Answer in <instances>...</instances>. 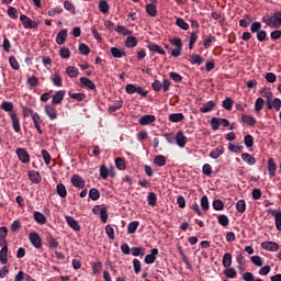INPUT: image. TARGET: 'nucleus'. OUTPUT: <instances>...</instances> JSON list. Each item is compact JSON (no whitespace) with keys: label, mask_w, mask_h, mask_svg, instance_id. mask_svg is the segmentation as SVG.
Returning a JSON list of instances; mask_svg holds the SVG:
<instances>
[{"label":"nucleus","mask_w":281,"mask_h":281,"mask_svg":"<svg viewBox=\"0 0 281 281\" xmlns=\"http://www.w3.org/2000/svg\"><path fill=\"white\" fill-rule=\"evenodd\" d=\"M102 271V262L97 261L92 265V273L93 276H98Z\"/></svg>","instance_id":"0e129e2a"},{"label":"nucleus","mask_w":281,"mask_h":281,"mask_svg":"<svg viewBox=\"0 0 281 281\" xmlns=\"http://www.w3.org/2000/svg\"><path fill=\"white\" fill-rule=\"evenodd\" d=\"M46 243L49 249H56L58 247V240H56L49 233L46 235Z\"/></svg>","instance_id":"bb28decb"},{"label":"nucleus","mask_w":281,"mask_h":281,"mask_svg":"<svg viewBox=\"0 0 281 281\" xmlns=\"http://www.w3.org/2000/svg\"><path fill=\"white\" fill-rule=\"evenodd\" d=\"M125 45L130 48L137 47V37L135 36H127L125 41Z\"/></svg>","instance_id":"09e8293b"},{"label":"nucleus","mask_w":281,"mask_h":281,"mask_svg":"<svg viewBox=\"0 0 281 281\" xmlns=\"http://www.w3.org/2000/svg\"><path fill=\"white\" fill-rule=\"evenodd\" d=\"M176 144L179 148H186V144H188V137L183 134V131H179L176 135Z\"/></svg>","instance_id":"423d86ee"},{"label":"nucleus","mask_w":281,"mask_h":281,"mask_svg":"<svg viewBox=\"0 0 281 281\" xmlns=\"http://www.w3.org/2000/svg\"><path fill=\"white\" fill-rule=\"evenodd\" d=\"M186 120V115L183 113H172L169 115V122L173 124H178V122H183Z\"/></svg>","instance_id":"aec40b11"},{"label":"nucleus","mask_w":281,"mask_h":281,"mask_svg":"<svg viewBox=\"0 0 281 281\" xmlns=\"http://www.w3.org/2000/svg\"><path fill=\"white\" fill-rule=\"evenodd\" d=\"M274 223L278 232H281V212L280 211L274 215Z\"/></svg>","instance_id":"338daca9"},{"label":"nucleus","mask_w":281,"mask_h":281,"mask_svg":"<svg viewBox=\"0 0 281 281\" xmlns=\"http://www.w3.org/2000/svg\"><path fill=\"white\" fill-rule=\"evenodd\" d=\"M44 111L47 117H49V120L52 121L57 120L58 111L56 110V108H54V105H45Z\"/></svg>","instance_id":"6e6552de"},{"label":"nucleus","mask_w":281,"mask_h":281,"mask_svg":"<svg viewBox=\"0 0 281 281\" xmlns=\"http://www.w3.org/2000/svg\"><path fill=\"white\" fill-rule=\"evenodd\" d=\"M64 8L67 10V12H70V14H76V5L74 3L69 2V0H66L64 2Z\"/></svg>","instance_id":"864d4df0"},{"label":"nucleus","mask_w":281,"mask_h":281,"mask_svg":"<svg viewBox=\"0 0 281 281\" xmlns=\"http://www.w3.org/2000/svg\"><path fill=\"white\" fill-rule=\"evenodd\" d=\"M15 153L22 164H30V153H27L25 148L20 147L15 150Z\"/></svg>","instance_id":"20e7f679"},{"label":"nucleus","mask_w":281,"mask_h":281,"mask_svg":"<svg viewBox=\"0 0 281 281\" xmlns=\"http://www.w3.org/2000/svg\"><path fill=\"white\" fill-rule=\"evenodd\" d=\"M34 123V126L40 135H43V130L41 128V124H43V120H41V115L38 113H34L33 116H31Z\"/></svg>","instance_id":"ddd939ff"},{"label":"nucleus","mask_w":281,"mask_h":281,"mask_svg":"<svg viewBox=\"0 0 281 281\" xmlns=\"http://www.w3.org/2000/svg\"><path fill=\"white\" fill-rule=\"evenodd\" d=\"M11 122L15 133H21V123L19 116L14 113L11 114Z\"/></svg>","instance_id":"6ab92c4d"},{"label":"nucleus","mask_w":281,"mask_h":281,"mask_svg":"<svg viewBox=\"0 0 281 281\" xmlns=\"http://www.w3.org/2000/svg\"><path fill=\"white\" fill-rule=\"evenodd\" d=\"M72 186L75 188H78L79 190H82L85 188V186H87V182L85 181V179L82 177H80L79 175H74L70 179Z\"/></svg>","instance_id":"7ed1b4c3"},{"label":"nucleus","mask_w":281,"mask_h":281,"mask_svg":"<svg viewBox=\"0 0 281 281\" xmlns=\"http://www.w3.org/2000/svg\"><path fill=\"white\" fill-rule=\"evenodd\" d=\"M69 98H71V100H76L77 102H82V100H85V98H87V94L85 93H68Z\"/></svg>","instance_id":"8fccbe9b"},{"label":"nucleus","mask_w":281,"mask_h":281,"mask_svg":"<svg viewBox=\"0 0 281 281\" xmlns=\"http://www.w3.org/2000/svg\"><path fill=\"white\" fill-rule=\"evenodd\" d=\"M9 63L12 69H14L15 71H19V69H21V65H19V60H16V57L10 56Z\"/></svg>","instance_id":"3c124183"},{"label":"nucleus","mask_w":281,"mask_h":281,"mask_svg":"<svg viewBox=\"0 0 281 281\" xmlns=\"http://www.w3.org/2000/svg\"><path fill=\"white\" fill-rule=\"evenodd\" d=\"M147 203L151 207H155V205H157V194H155V192H149L148 193V195H147Z\"/></svg>","instance_id":"4c0bfd02"},{"label":"nucleus","mask_w":281,"mask_h":281,"mask_svg":"<svg viewBox=\"0 0 281 281\" xmlns=\"http://www.w3.org/2000/svg\"><path fill=\"white\" fill-rule=\"evenodd\" d=\"M223 153H224L223 147H217L210 153V157L211 159H218V157H221Z\"/></svg>","instance_id":"49530a36"},{"label":"nucleus","mask_w":281,"mask_h":281,"mask_svg":"<svg viewBox=\"0 0 281 281\" xmlns=\"http://www.w3.org/2000/svg\"><path fill=\"white\" fill-rule=\"evenodd\" d=\"M63 100H65V90H59L53 95L52 104H63Z\"/></svg>","instance_id":"9b49d317"},{"label":"nucleus","mask_w":281,"mask_h":281,"mask_svg":"<svg viewBox=\"0 0 281 281\" xmlns=\"http://www.w3.org/2000/svg\"><path fill=\"white\" fill-rule=\"evenodd\" d=\"M265 99L262 98H258L255 102V111L256 113H260V111H262V109H265Z\"/></svg>","instance_id":"e433bc0d"},{"label":"nucleus","mask_w":281,"mask_h":281,"mask_svg":"<svg viewBox=\"0 0 281 281\" xmlns=\"http://www.w3.org/2000/svg\"><path fill=\"white\" fill-rule=\"evenodd\" d=\"M156 120L157 117L155 115L146 114L138 120V124H140V126H148V124H153Z\"/></svg>","instance_id":"0eeeda50"},{"label":"nucleus","mask_w":281,"mask_h":281,"mask_svg":"<svg viewBox=\"0 0 281 281\" xmlns=\"http://www.w3.org/2000/svg\"><path fill=\"white\" fill-rule=\"evenodd\" d=\"M236 210H237V212H239V214H244V212H246L247 203L245 202V200L237 201Z\"/></svg>","instance_id":"a19ab883"},{"label":"nucleus","mask_w":281,"mask_h":281,"mask_svg":"<svg viewBox=\"0 0 281 281\" xmlns=\"http://www.w3.org/2000/svg\"><path fill=\"white\" fill-rule=\"evenodd\" d=\"M157 256H159V249L153 248L149 255L145 256V263L146 265H155L157 260Z\"/></svg>","instance_id":"39448f33"},{"label":"nucleus","mask_w":281,"mask_h":281,"mask_svg":"<svg viewBox=\"0 0 281 281\" xmlns=\"http://www.w3.org/2000/svg\"><path fill=\"white\" fill-rule=\"evenodd\" d=\"M278 170V166L276 165V160L273 158L268 159V172L270 179H273L276 177V171Z\"/></svg>","instance_id":"f8f14e48"},{"label":"nucleus","mask_w":281,"mask_h":281,"mask_svg":"<svg viewBox=\"0 0 281 281\" xmlns=\"http://www.w3.org/2000/svg\"><path fill=\"white\" fill-rule=\"evenodd\" d=\"M67 41V29H64L59 31V33L56 36V43L57 45H65V42Z\"/></svg>","instance_id":"a211bd4d"},{"label":"nucleus","mask_w":281,"mask_h":281,"mask_svg":"<svg viewBox=\"0 0 281 281\" xmlns=\"http://www.w3.org/2000/svg\"><path fill=\"white\" fill-rule=\"evenodd\" d=\"M274 15H265L262 16L261 21L262 23H266V25H268V27H277L278 24L276 23V21H273Z\"/></svg>","instance_id":"b1692460"},{"label":"nucleus","mask_w":281,"mask_h":281,"mask_svg":"<svg viewBox=\"0 0 281 281\" xmlns=\"http://www.w3.org/2000/svg\"><path fill=\"white\" fill-rule=\"evenodd\" d=\"M124 104V101L120 100V101H116L113 103V105H111L109 109H108V112L109 113H115L116 111H120V109H122Z\"/></svg>","instance_id":"473e14b6"},{"label":"nucleus","mask_w":281,"mask_h":281,"mask_svg":"<svg viewBox=\"0 0 281 281\" xmlns=\"http://www.w3.org/2000/svg\"><path fill=\"white\" fill-rule=\"evenodd\" d=\"M176 25L180 27V30H190V25L186 21H183L182 18H178L176 20Z\"/></svg>","instance_id":"5fc2aeb1"},{"label":"nucleus","mask_w":281,"mask_h":281,"mask_svg":"<svg viewBox=\"0 0 281 281\" xmlns=\"http://www.w3.org/2000/svg\"><path fill=\"white\" fill-rule=\"evenodd\" d=\"M223 109L226 111H232V108L234 106V100L232 98L227 97L223 103H222Z\"/></svg>","instance_id":"a18cd8bd"},{"label":"nucleus","mask_w":281,"mask_h":281,"mask_svg":"<svg viewBox=\"0 0 281 281\" xmlns=\"http://www.w3.org/2000/svg\"><path fill=\"white\" fill-rule=\"evenodd\" d=\"M29 240L35 249H41V247H43V238H41V235L37 232L30 233Z\"/></svg>","instance_id":"f03ea898"},{"label":"nucleus","mask_w":281,"mask_h":281,"mask_svg":"<svg viewBox=\"0 0 281 281\" xmlns=\"http://www.w3.org/2000/svg\"><path fill=\"white\" fill-rule=\"evenodd\" d=\"M216 43V37L214 35H209L204 41H203V47L205 49H210L212 47V44Z\"/></svg>","instance_id":"2f4dec72"},{"label":"nucleus","mask_w":281,"mask_h":281,"mask_svg":"<svg viewBox=\"0 0 281 281\" xmlns=\"http://www.w3.org/2000/svg\"><path fill=\"white\" fill-rule=\"evenodd\" d=\"M1 265H8V244H5L0 250Z\"/></svg>","instance_id":"4be33fe9"},{"label":"nucleus","mask_w":281,"mask_h":281,"mask_svg":"<svg viewBox=\"0 0 281 281\" xmlns=\"http://www.w3.org/2000/svg\"><path fill=\"white\" fill-rule=\"evenodd\" d=\"M1 109H3L7 113H12V111H14V103L10 101H3Z\"/></svg>","instance_id":"ea45409f"},{"label":"nucleus","mask_w":281,"mask_h":281,"mask_svg":"<svg viewBox=\"0 0 281 281\" xmlns=\"http://www.w3.org/2000/svg\"><path fill=\"white\" fill-rule=\"evenodd\" d=\"M80 82H81V87L85 89H90L91 91H95V89H97V86H95V83L91 80V79H89V78H87V77H81L80 78Z\"/></svg>","instance_id":"9d476101"},{"label":"nucleus","mask_w":281,"mask_h":281,"mask_svg":"<svg viewBox=\"0 0 281 281\" xmlns=\"http://www.w3.org/2000/svg\"><path fill=\"white\" fill-rule=\"evenodd\" d=\"M89 199H91V201H98V199H100V191L95 188L90 189Z\"/></svg>","instance_id":"603ef678"},{"label":"nucleus","mask_w":281,"mask_h":281,"mask_svg":"<svg viewBox=\"0 0 281 281\" xmlns=\"http://www.w3.org/2000/svg\"><path fill=\"white\" fill-rule=\"evenodd\" d=\"M250 32L251 34H256L257 41L259 43H265V41H269V37L267 36V31L262 30V23L260 22H254L250 25Z\"/></svg>","instance_id":"f257e3e1"},{"label":"nucleus","mask_w":281,"mask_h":281,"mask_svg":"<svg viewBox=\"0 0 281 281\" xmlns=\"http://www.w3.org/2000/svg\"><path fill=\"white\" fill-rule=\"evenodd\" d=\"M241 159L243 161L248 164V166H256V157L251 156L250 154H247V153L241 154Z\"/></svg>","instance_id":"393cba45"},{"label":"nucleus","mask_w":281,"mask_h":281,"mask_svg":"<svg viewBox=\"0 0 281 281\" xmlns=\"http://www.w3.org/2000/svg\"><path fill=\"white\" fill-rule=\"evenodd\" d=\"M33 218L38 225H45V223H47V217H45V215L38 211L33 213Z\"/></svg>","instance_id":"f3484780"},{"label":"nucleus","mask_w":281,"mask_h":281,"mask_svg":"<svg viewBox=\"0 0 281 281\" xmlns=\"http://www.w3.org/2000/svg\"><path fill=\"white\" fill-rule=\"evenodd\" d=\"M111 54H112L113 58H124V56H126V53L122 52V49H120L117 47H112Z\"/></svg>","instance_id":"f704fd0d"},{"label":"nucleus","mask_w":281,"mask_h":281,"mask_svg":"<svg viewBox=\"0 0 281 281\" xmlns=\"http://www.w3.org/2000/svg\"><path fill=\"white\" fill-rule=\"evenodd\" d=\"M115 32H117L119 34H122L123 36H131V34H133V31H131V30H128V27L122 26V25H119L115 29Z\"/></svg>","instance_id":"c9c22d12"},{"label":"nucleus","mask_w":281,"mask_h":281,"mask_svg":"<svg viewBox=\"0 0 281 281\" xmlns=\"http://www.w3.org/2000/svg\"><path fill=\"white\" fill-rule=\"evenodd\" d=\"M154 3H157V0H151V3H148L146 5V12L149 16H157V5H155Z\"/></svg>","instance_id":"4468645a"},{"label":"nucleus","mask_w":281,"mask_h":281,"mask_svg":"<svg viewBox=\"0 0 281 281\" xmlns=\"http://www.w3.org/2000/svg\"><path fill=\"white\" fill-rule=\"evenodd\" d=\"M212 205L213 210H215L216 212L225 210V203L222 200H214Z\"/></svg>","instance_id":"58836bf2"},{"label":"nucleus","mask_w":281,"mask_h":281,"mask_svg":"<svg viewBox=\"0 0 281 281\" xmlns=\"http://www.w3.org/2000/svg\"><path fill=\"white\" fill-rule=\"evenodd\" d=\"M66 223L74 229V232H80V224L72 216H66Z\"/></svg>","instance_id":"dca6fc26"},{"label":"nucleus","mask_w":281,"mask_h":281,"mask_svg":"<svg viewBox=\"0 0 281 281\" xmlns=\"http://www.w3.org/2000/svg\"><path fill=\"white\" fill-rule=\"evenodd\" d=\"M146 254V249L144 247H133L132 248V256H144Z\"/></svg>","instance_id":"13d9d810"},{"label":"nucleus","mask_w":281,"mask_h":281,"mask_svg":"<svg viewBox=\"0 0 281 281\" xmlns=\"http://www.w3.org/2000/svg\"><path fill=\"white\" fill-rule=\"evenodd\" d=\"M7 12L10 19H19V11L16 10V8L9 7Z\"/></svg>","instance_id":"e2e57ef3"},{"label":"nucleus","mask_w":281,"mask_h":281,"mask_svg":"<svg viewBox=\"0 0 281 281\" xmlns=\"http://www.w3.org/2000/svg\"><path fill=\"white\" fill-rule=\"evenodd\" d=\"M243 280H245V281H263V280L260 279V278H256V277L254 276V273H251V272H246V273H244V274H243Z\"/></svg>","instance_id":"4d7b16f0"},{"label":"nucleus","mask_w":281,"mask_h":281,"mask_svg":"<svg viewBox=\"0 0 281 281\" xmlns=\"http://www.w3.org/2000/svg\"><path fill=\"white\" fill-rule=\"evenodd\" d=\"M274 23L277 24V29L281 26V11L274 12Z\"/></svg>","instance_id":"774afa93"},{"label":"nucleus","mask_w":281,"mask_h":281,"mask_svg":"<svg viewBox=\"0 0 281 281\" xmlns=\"http://www.w3.org/2000/svg\"><path fill=\"white\" fill-rule=\"evenodd\" d=\"M42 157L46 166H49L52 164V155L46 149H42Z\"/></svg>","instance_id":"bf43d9fd"},{"label":"nucleus","mask_w":281,"mask_h":281,"mask_svg":"<svg viewBox=\"0 0 281 281\" xmlns=\"http://www.w3.org/2000/svg\"><path fill=\"white\" fill-rule=\"evenodd\" d=\"M100 218L102 223H108L109 221V210L103 206L102 210L100 211Z\"/></svg>","instance_id":"6e6d98bb"},{"label":"nucleus","mask_w":281,"mask_h":281,"mask_svg":"<svg viewBox=\"0 0 281 281\" xmlns=\"http://www.w3.org/2000/svg\"><path fill=\"white\" fill-rule=\"evenodd\" d=\"M261 249H266V251H278L280 245L276 241H263L261 243Z\"/></svg>","instance_id":"1a4fd4ad"},{"label":"nucleus","mask_w":281,"mask_h":281,"mask_svg":"<svg viewBox=\"0 0 281 281\" xmlns=\"http://www.w3.org/2000/svg\"><path fill=\"white\" fill-rule=\"evenodd\" d=\"M147 48L149 49V52L160 54V56H166V50H164V48H161V46L157 44H149L147 45Z\"/></svg>","instance_id":"412c9836"},{"label":"nucleus","mask_w":281,"mask_h":281,"mask_svg":"<svg viewBox=\"0 0 281 281\" xmlns=\"http://www.w3.org/2000/svg\"><path fill=\"white\" fill-rule=\"evenodd\" d=\"M154 164L159 168L166 166V157L162 155H158L154 158Z\"/></svg>","instance_id":"c03bdc74"},{"label":"nucleus","mask_w":281,"mask_h":281,"mask_svg":"<svg viewBox=\"0 0 281 281\" xmlns=\"http://www.w3.org/2000/svg\"><path fill=\"white\" fill-rule=\"evenodd\" d=\"M241 122L247 124V126H254L256 124V117L247 114L241 115Z\"/></svg>","instance_id":"c756f323"},{"label":"nucleus","mask_w":281,"mask_h":281,"mask_svg":"<svg viewBox=\"0 0 281 281\" xmlns=\"http://www.w3.org/2000/svg\"><path fill=\"white\" fill-rule=\"evenodd\" d=\"M27 175L32 183H41V181H43V178L41 177V173H38V171L31 170L27 172Z\"/></svg>","instance_id":"2eb2a0df"},{"label":"nucleus","mask_w":281,"mask_h":281,"mask_svg":"<svg viewBox=\"0 0 281 281\" xmlns=\"http://www.w3.org/2000/svg\"><path fill=\"white\" fill-rule=\"evenodd\" d=\"M20 21H21V23L23 24V27L25 29V30H31V27H32V19H30L27 15H25V14H22V15H20Z\"/></svg>","instance_id":"c85d7f7f"},{"label":"nucleus","mask_w":281,"mask_h":281,"mask_svg":"<svg viewBox=\"0 0 281 281\" xmlns=\"http://www.w3.org/2000/svg\"><path fill=\"white\" fill-rule=\"evenodd\" d=\"M222 265L225 269H229L232 267V254L225 252L222 259Z\"/></svg>","instance_id":"7c9ffc66"},{"label":"nucleus","mask_w":281,"mask_h":281,"mask_svg":"<svg viewBox=\"0 0 281 281\" xmlns=\"http://www.w3.org/2000/svg\"><path fill=\"white\" fill-rule=\"evenodd\" d=\"M99 10L103 12V14H106V12H109V2L106 0H101L99 2Z\"/></svg>","instance_id":"680f3d73"},{"label":"nucleus","mask_w":281,"mask_h":281,"mask_svg":"<svg viewBox=\"0 0 281 281\" xmlns=\"http://www.w3.org/2000/svg\"><path fill=\"white\" fill-rule=\"evenodd\" d=\"M216 106V103L214 101H207L206 103L202 104L200 108L201 113H210L214 108Z\"/></svg>","instance_id":"5701e85b"},{"label":"nucleus","mask_w":281,"mask_h":281,"mask_svg":"<svg viewBox=\"0 0 281 281\" xmlns=\"http://www.w3.org/2000/svg\"><path fill=\"white\" fill-rule=\"evenodd\" d=\"M211 128H213L214 131H218V127L221 126V117H213L211 119Z\"/></svg>","instance_id":"052dcab7"},{"label":"nucleus","mask_w":281,"mask_h":281,"mask_svg":"<svg viewBox=\"0 0 281 281\" xmlns=\"http://www.w3.org/2000/svg\"><path fill=\"white\" fill-rule=\"evenodd\" d=\"M137 227H139L138 221H133L127 225V233L128 234H135L137 232Z\"/></svg>","instance_id":"79ce46f5"},{"label":"nucleus","mask_w":281,"mask_h":281,"mask_svg":"<svg viewBox=\"0 0 281 281\" xmlns=\"http://www.w3.org/2000/svg\"><path fill=\"white\" fill-rule=\"evenodd\" d=\"M66 74L69 76V78H78V68L69 66L66 68Z\"/></svg>","instance_id":"37998d69"},{"label":"nucleus","mask_w":281,"mask_h":281,"mask_svg":"<svg viewBox=\"0 0 281 281\" xmlns=\"http://www.w3.org/2000/svg\"><path fill=\"white\" fill-rule=\"evenodd\" d=\"M244 144L246 148H251V146H254V136H251L250 134L246 135L244 137Z\"/></svg>","instance_id":"69168bd1"},{"label":"nucleus","mask_w":281,"mask_h":281,"mask_svg":"<svg viewBox=\"0 0 281 281\" xmlns=\"http://www.w3.org/2000/svg\"><path fill=\"white\" fill-rule=\"evenodd\" d=\"M217 223H220L222 227H227V225H229V217L225 214L218 215Z\"/></svg>","instance_id":"de8ad7c7"},{"label":"nucleus","mask_w":281,"mask_h":281,"mask_svg":"<svg viewBox=\"0 0 281 281\" xmlns=\"http://www.w3.org/2000/svg\"><path fill=\"white\" fill-rule=\"evenodd\" d=\"M50 79L55 87H63V76H60V72H55L50 76Z\"/></svg>","instance_id":"cd10ccee"},{"label":"nucleus","mask_w":281,"mask_h":281,"mask_svg":"<svg viewBox=\"0 0 281 281\" xmlns=\"http://www.w3.org/2000/svg\"><path fill=\"white\" fill-rule=\"evenodd\" d=\"M203 57H201V55H190V63L191 65H203Z\"/></svg>","instance_id":"72a5a7b5"},{"label":"nucleus","mask_w":281,"mask_h":281,"mask_svg":"<svg viewBox=\"0 0 281 281\" xmlns=\"http://www.w3.org/2000/svg\"><path fill=\"white\" fill-rule=\"evenodd\" d=\"M56 193L60 199H67V188L63 183H58L56 187Z\"/></svg>","instance_id":"a878e982"}]
</instances>
